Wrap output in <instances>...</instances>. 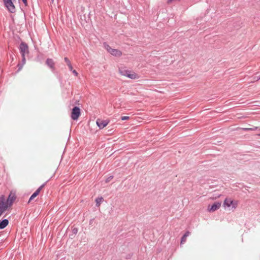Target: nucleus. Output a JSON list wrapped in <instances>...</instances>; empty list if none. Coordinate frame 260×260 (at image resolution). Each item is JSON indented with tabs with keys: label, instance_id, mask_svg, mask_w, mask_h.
Segmentation results:
<instances>
[{
	"label": "nucleus",
	"instance_id": "6",
	"mask_svg": "<svg viewBox=\"0 0 260 260\" xmlns=\"http://www.w3.org/2000/svg\"><path fill=\"white\" fill-rule=\"evenodd\" d=\"M81 115L80 109L77 107H75L71 112V118L75 120H77Z\"/></svg>",
	"mask_w": 260,
	"mask_h": 260
},
{
	"label": "nucleus",
	"instance_id": "12",
	"mask_svg": "<svg viewBox=\"0 0 260 260\" xmlns=\"http://www.w3.org/2000/svg\"><path fill=\"white\" fill-rule=\"evenodd\" d=\"M190 235V232L187 231L183 236L182 237L181 240V244H184L186 241V238Z\"/></svg>",
	"mask_w": 260,
	"mask_h": 260
},
{
	"label": "nucleus",
	"instance_id": "2",
	"mask_svg": "<svg viewBox=\"0 0 260 260\" xmlns=\"http://www.w3.org/2000/svg\"><path fill=\"white\" fill-rule=\"evenodd\" d=\"M104 46L105 49L111 55L117 57H120L121 56L122 52L120 50L112 48L106 43L104 44Z\"/></svg>",
	"mask_w": 260,
	"mask_h": 260
},
{
	"label": "nucleus",
	"instance_id": "5",
	"mask_svg": "<svg viewBox=\"0 0 260 260\" xmlns=\"http://www.w3.org/2000/svg\"><path fill=\"white\" fill-rule=\"evenodd\" d=\"M20 50L23 57V61L25 62V55L28 54V46L26 44L22 43L20 45Z\"/></svg>",
	"mask_w": 260,
	"mask_h": 260
},
{
	"label": "nucleus",
	"instance_id": "1",
	"mask_svg": "<svg viewBox=\"0 0 260 260\" xmlns=\"http://www.w3.org/2000/svg\"><path fill=\"white\" fill-rule=\"evenodd\" d=\"M239 204V201L235 200L231 198H226L223 201V206L229 210H234L237 208Z\"/></svg>",
	"mask_w": 260,
	"mask_h": 260
},
{
	"label": "nucleus",
	"instance_id": "22",
	"mask_svg": "<svg viewBox=\"0 0 260 260\" xmlns=\"http://www.w3.org/2000/svg\"><path fill=\"white\" fill-rule=\"evenodd\" d=\"M245 130H253L254 129L253 128H244Z\"/></svg>",
	"mask_w": 260,
	"mask_h": 260
},
{
	"label": "nucleus",
	"instance_id": "11",
	"mask_svg": "<svg viewBox=\"0 0 260 260\" xmlns=\"http://www.w3.org/2000/svg\"><path fill=\"white\" fill-rule=\"evenodd\" d=\"M44 186V185H41L39 188H38L35 192L30 197L28 203H29L32 200H33L36 197H37L39 194L40 193L41 189L43 188V187Z\"/></svg>",
	"mask_w": 260,
	"mask_h": 260
},
{
	"label": "nucleus",
	"instance_id": "23",
	"mask_svg": "<svg viewBox=\"0 0 260 260\" xmlns=\"http://www.w3.org/2000/svg\"><path fill=\"white\" fill-rule=\"evenodd\" d=\"M52 1H53V0H52Z\"/></svg>",
	"mask_w": 260,
	"mask_h": 260
},
{
	"label": "nucleus",
	"instance_id": "17",
	"mask_svg": "<svg viewBox=\"0 0 260 260\" xmlns=\"http://www.w3.org/2000/svg\"><path fill=\"white\" fill-rule=\"evenodd\" d=\"M121 119L122 120H128L129 119V116H122L121 117Z\"/></svg>",
	"mask_w": 260,
	"mask_h": 260
},
{
	"label": "nucleus",
	"instance_id": "14",
	"mask_svg": "<svg viewBox=\"0 0 260 260\" xmlns=\"http://www.w3.org/2000/svg\"><path fill=\"white\" fill-rule=\"evenodd\" d=\"M46 63L51 68H53L54 66V62L51 59H48L46 60Z\"/></svg>",
	"mask_w": 260,
	"mask_h": 260
},
{
	"label": "nucleus",
	"instance_id": "3",
	"mask_svg": "<svg viewBox=\"0 0 260 260\" xmlns=\"http://www.w3.org/2000/svg\"><path fill=\"white\" fill-rule=\"evenodd\" d=\"M9 207L10 206L7 203L5 196H0V217Z\"/></svg>",
	"mask_w": 260,
	"mask_h": 260
},
{
	"label": "nucleus",
	"instance_id": "16",
	"mask_svg": "<svg viewBox=\"0 0 260 260\" xmlns=\"http://www.w3.org/2000/svg\"><path fill=\"white\" fill-rule=\"evenodd\" d=\"M64 61L66 62L67 65H68L70 63H71V62H70V60L68 58L64 57Z\"/></svg>",
	"mask_w": 260,
	"mask_h": 260
},
{
	"label": "nucleus",
	"instance_id": "7",
	"mask_svg": "<svg viewBox=\"0 0 260 260\" xmlns=\"http://www.w3.org/2000/svg\"><path fill=\"white\" fill-rule=\"evenodd\" d=\"M221 204L220 202H215L213 205H209L207 208V211L209 212H214L221 207Z\"/></svg>",
	"mask_w": 260,
	"mask_h": 260
},
{
	"label": "nucleus",
	"instance_id": "10",
	"mask_svg": "<svg viewBox=\"0 0 260 260\" xmlns=\"http://www.w3.org/2000/svg\"><path fill=\"white\" fill-rule=\"evenodd\" d=\"M16 199V196L14 193L11 192L8 198V199L6 200L7 203L9 205V206L10 207L12 205L13 202Z\"/></svg>",
	"mask_w": 260,
	"mask_h": 260
},
{
	"label": "nucleus",
	"instance_id": "8",
	"mask_svg": "<svg viewBox=\"0 0 260 260\" xmlns=\"http://www.w3.org/2000/svg\"><path fill=\"white\" fill-rule=\"evenodd\" d=\"M5 6L7 8L9 11L13 13L15 11V6L11 0H3Z\"/></svg>",
	"mask_w": 260,
	"mask_h": 260
},
{
	"label": "nucleus",
	"instance_id": "13",
	"mask_svg": "<svg viewBox=\"0 0 260 260\" xmlns=\"http://www.w3.org/2000/svg\"><path fill=\"white\" fill-rule=\"evenodd\" d=\"M9 221L7 219H4L0 222V229H4L8 224Z\"/></svg>",
	"mask_w": 260,
	"mask_h": 260
},
{
	"label": "nucleus",
	"instance_id": "19",
	"mask_svg": "<svg viewBox=\"0 0 260 260\" xmlns=\"http://www.w3.org/2000/svg\"><path fill=\"white\" fill-rule=\"evenodd\" d=\"M67 66L69 67V69L71 71L73 70V67H72V64H71V63H70L69 64L67 65Z\"/></svg>",
	"mask_w": 260,
	"mask_h": 260
},
{
	"label": "nucleus",
	"instance_id": "20",
	"mask_svg": "<svg viewBox=\"0 0 260 260\" xmlns=\"http://www.w3.org/2000/svg\"><path fill=\"white\" fill-rule=\"evenodd\" d=\"M113 178V176H110L108 179L106 180V182L109 181V180H111Z\"/></svg>",
	"mask_w": 260,
	"mask_h": 260
},
{
	"label": "nucleus",
	"instance_id": "15",
	"mask_svg": "<svg viewBox=\"0 0 260 260\" xmlns=\"http://www.w3.org/2000/svg\"><path fill=\"white\" fill-rule=\"evenodd\" d=\"M103 200V198H98L95 200L96 205L97 206L99 207L101 205V203Z\"/></svg>",
	"mask_w": 260,
	"mask_h": 260
},
{
	"label": "nucleus",
	"instance_id": "9",
	"mask_svg": "<svg viewBox=\"0 0 260 260\" xmlns=\"http://www.w3.org/2000/svg\"><path fill=\"white\" fill-rule=\"evenodd\" d=\"M97 125L100 129H102L106 127L108 123H109V120H103L100 118H98L96 121Z\"/></svg>",
	"mask_w": 260,
	"mask_h": 260
},
{
	"label": "nucleus",
	"instance_id": "4",
	"mask_svg": "<svg viewBox=\"0 0 260 260\" xmlns=\"http://www.w3.org/2000/svg\"><path fill=\"white\" fill-rule=\"evenodd\" d=\"M120 73L122 75L126 76L132 79H137L139 78V76L136 73L133 72L129 71H120Z\"/></svg>",
	"mask_w": 260,
	"mask_h": 260
},
{
	"label": "nucleus",
	"instance_id": "21",
	"mask_svg": "<svg viewBox=\"0 0 260 260\" xmlns=\"http://www.w3.org/2000/svg\"><path fill=\"white\" fill-rule=\"evenodd\" d=\"M22 2L25 4V6L27 5V0H22Z\"/></svg>",
	"mask_w": 260,
	"mask_h": 260
},
{
	"label": "nucleus",
	"instance_id": "18",
	"mask_svg": "<svg viewBox=\"0 0 260 260\" xmlns=\"http://www.w3.org/2000/svg\"><path fill=\"white\" fill-rule=\"evenodd\" d=\"M73 73L76 76H77L78 75V73H77V72L74 70H73Z\"/></svg>",
	"mask_w": 260,
	"mask_h": 260
}]
</instances>
